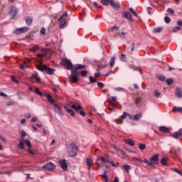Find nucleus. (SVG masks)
Returning <instances> with one entry per match:
<instances>
[{"label":"nucleus","mask_w":182,"mask_h":182,"mask_svg":"<svg viewBox=\"0 0 182 182\" xmlns=\"http://www.w3.org/2000/svg\"><path fill=\"white\" fill-rule=\"evenodd\" d=\"M35 93L36 95H38V96H43V93L39 90V88L35 89Z\"/></svg>","instance_id":"nucleus-36"},{"label":"nucleus","mask_w":182,"mask_h":182,"mask_svg":"<svg viewBox=\"0 0 182 182\" xmlns=\"http://www.w3.org/2000/svg\"><path fill=\"white\" fill-rule=\"evenodd\" d=\"M81 76H82V77H85V76H87V70H82L81 72H80Z\"/></svg>","instance_id":"nucleus-45"},{"label":"nucleus","mask_w":182,"mask_h":182,"mask_svg":"<svg viewBox=\"0 0 182 182\" xmlns=\"http://www.w3.org/2000/svg\"><path fill=\"white\" fill-rule=\"evenodd\" d=\"M64 109L67 110L68 113H69L70 116H75V112H73V110L66 107V106H64Z\"/></svg>","instance_id":"nucleus-27"},{"label":"nucleus","mask_w":182,"mask_h":182,"mask_svg":"<svg viewBox=\"0 0 182 182\" xmlns=\"http://www.w3.org/2000/svg\"><path fill=\"white\" fill-rule=\"evenodd\" d=\"M60 29H63L66 26V19L63 18V16H60L58 19Z\"/></svg>","instance_id":"nucleus-9"},{"label":"nucleus","mask_w":182,"mask_h":182,"mask_svg":"<svg viewBox=\"0 0 182 182\" xmlns=\"http://www.w3.org/2000/svg\"><path fill=\"white\" fill-rule=\"evenodd\" d=\"M124 143L129 146H134V141L133 139H125Z\"/></svg>","instance_id":"nucleus-23"},{"label":"nucleus","mask_w":182,"mask_h":182,"mask_svg":"<svg viewBox=\"0 0 182 182\" xmlns=\"http://www.w3.org/2000/svg\"><path fill=\"white\" fill-rule=\"evenodd\" d=\"M21 134L23 137H26V132L25 131H21Z\"/></svg>","instance_id":"nucleus-63"},{"label":"nucleus","mask_w":182,"mask_h":182,"mask_svg":"<svg viewBox=\"0 0 182 182\" xmlns=\"http://www.w3.org/2000/svg\"><path fill=\"white\" fill-rule=\"evenodd\" d=\"M141 101V97H136V100H135L136 105H139V103H140Z\"/></svg>","instance_id":"nucleus-61"},{"label":"nucleus","mask_w":182,"mask_h":182,"mask_svg":"<svg viewBox=\"0 0 182 182\" xmlns=\"http://www.w3.org/2000/svg\"><path fill=\"white\" fill-rule=\"evenodd\" d=\"M177 25H178V26H182V21H181V20H178V21H177Z\"/></svg>","instance_id":"nucleus-64"},{"label":"nucleus","mask_w":182,"mask_h":182,"mask_svg":"<svg viewBox=\"0 0 182 182\" xmlns=\"http://www.w3.org/2000/svg\"><path fill=\"white\" fill-rule=\"evenodd\" d=\"M39 49V47L36 45L33 48H30L31 52H36Z\"/></svg>","instance_id":"nucleus-37"},{"label":"nucleus","mask_w":182,"mask_h":182,"mask_svg":"<svg viewBox=\"0 0 182 182\" xmlns=\"http://www.w3.org/2000/svg\"><path fill=\"white\" fill-rule=\"evenodd\" d=\"M159 157H160V155L156 154L152 156L149 160L144 159L141 160V163H144L145 164H147L148 166H154V164H159Z\"/></svg>","instance_id":"nucleus-2"},{"label":"nucleus","mask_w":182,"mask_h":182,"mask_svg":"<svg viewBox=\"0 0 182 182\" xmlns=\"http://www.w3.org/2000/svg\"><path fill=\"white\" fill-rule=\"evenodd\" d=\"M172 136L173 137V139H178L179 137L182 136V132L181 131L175 132L172 134Z\"/></svg>","instance_id":"nucleus-17"},{"label":"nucleus","mask_w":182,"mask_h":182,"mask_svg":"<svg viewBox=\"0 0 182 182\" xmlns=\"http://www.w3.org/2000/svg\"><path fill=\"white\" fill-rule=\"evenodd\" d=\"M167 161H168V158L163 157L160 161L161 166H168V164H167Z\"/></svg>","instance_id":"nucleus-19"},{"label":"nucleus","mask_w":182,"mask_h":182,"mask_svg":"<svg viewBox=\"0 0 182 182\" xmlns=\"http://www.w3.org/2000/svg\"><path fill=\"white\" fill-rule=\"evenodd\" d=\"M161 31H163V28L159 27V28H154V33H160V32H161Z\"/></svg>","instance_id":"nucleus-38"},{"label":"nucleus","mask_w":182,"mask_h":182,"mask_svg":"<svg viewBox=\"0 0 182 182\" xmlns=\"http://www.w3.org/2000/svg\"><path fill=\"white\" fill-rule=\"evenodd\" d=\"M160 132H163L164 133H168V128L166 126H162L159 127Z\"/></svg>","instance_id":"nucleus-25"},{"label":"nucleus","mask_w":182,"mask_h":182,"mask_svg":"<svg viewBox=\"0 0 182 182\" xmlns=\"http://www.w3.org/2000/svg\"><path fill=\"white\" fill-rule=\"evenodd\" d=\"M46 99L48 103H50V105H52V106H54L55 105H56V102H55V99H53V97H52L50 94L48 93L46 95Z\"/></svg>","instance_id":"nucleus-8"},{"label":"nucleus","mask_w":182,"mask_h":182,"mask_svg":"<svg viewBox=\"0 0 182 182\" xmlns=\"http://www.w3.org/2000/svg\"><path fill=\"white\" fill-rule=\"evenodd\" d=\"M26 25H32V22H33V18L32 17H27L25 19Z\"/></svg>","instance_id":"nucleus-20"},{"label":"nucleus","mask_w":182,"mask_h":182,"mask_svg":"<svg viewBox=\"0 0 182 182\" xmlns=\"http://www.w3.org/2000/svg\"><path fill=\"white\" fill-rule=\"evenodd\" d=\"M79 151V146L75 142H71L68 146V153L70 157H76Z\"/></svg>","instance_id":"nucleus-1"},{"label":"nucleus","mask_w":182,"mask_h":182,"mask_svg":"<svg viewBox=\"0 0 182 182\" xmlns=\"http://www.w3.org/2000/svg\"><path fill=\"white\" fill-rule=\"evenodd\" d=\"M60 65L63 66H67V69H68V70H72L73 69V64L72 63V61L68 58H63L61 60Z\"/></svg>","instance_id":"nucleus-3"},{"label":"nucleus","mask_w":182,"mask_h":182,"mask_svg":"<svg viewBox=\"0 0 182 182\" xmlns=\"http://www.w3.org/2000/svg\"><path fill=\"white\" fill-rule=\"evenodd\" d=\"M38 58H40V59H43L45 58V54L43 53H38L37 54Z\"/></svg>","instance_id":"nucleus-60"},{"label":"nucleus","mask_w":182,"mask_h":182,"mask_svg":"<svg viewBox=\"0 0 182 182\" xmlns=\"http://www.w3.org/2000/svg\"><path fill=\"white\" fill-rule=\"evenodd\" d=\"M175 93L178 99L182 98V90L181 88L177 87L176 89Z\"/></svg>","instance_id":"nucleus-16"},{"label":"nucleus","mask_w":182,"mask_h":182,"mask_svg":"<svg viewBox=\"0 0 182 182\" xmlns=\"http://www.w3.org/2000/svg\"><path fill=\"white\" fill-rule=\"evenodd\" d=\"M119 36L121 38V39H124V38H126V33L121 32L119 33Z\"/></svg>","instance_id":"nucleus-46"},{"label":"nucleus","mask_w":182,"mask_h":182,"mask_svg":"<svg viewBox=\"0 0 182 182\" xmlns=\"http://www.w3.org/2000/svg\"><path fill=\"white\" fill-rule=\"evenodd\" d=\"M101 4L105 6H107L110 4V0H101Z\"/></svg>","instance_id":"nucleus-30"},{"label":"nucleus","mask_w":182,"mask_h":182,"mask_svg":"<svg viewBox=\"0 0 182 182\" xmlns=\"http://www.w3.org/2000/svg\"><path fill=\"white\" fill-rule=\"evenodd\" d=\"M92 164H93V160L92 159L87 158L86 166L88 167V170H90L92 168Z\"/></svg>","instance_id":"nucleus-15"},{"label":"nucleus","mask_w":182,"mask_h":182,"mask_svg":"<svg viewBox=\"0 0 182 182\" xmlns=\"http://www.w3.org/2000/svg\"><path fill=\"white\" fill-rule=\"evenodd\" d=\"M180 29H181V28H180L178 26L173 27L172 29V32H173V33L178 32V31H180Z\"/></svg>","instance_id":"nucleus-50"},{"label":"nucleus","mask_w":182,"mask_h":182,"mask_svg":"<svg viewBox=\"0 0 182 182\" xmlns=\"http://www.w3.org/2000/svg\"><path fill=\"white\" fill-rule=\"evenodd\" d=\"M122 167H123V168H124L126 173H129V171H130V170H132V166H130V165H129V164H125Z\"/></svg>","instance_id":"nucleus-26"},{"label":"nucleus","mask_w":182,"mask_h":182,"mask_svg":"<svg viewBox=\"0 0 182 182\" xmlns=\"http://www.w3.org/2000/svg\"><path fill=\"white\" fill-rule=\"evenodd\" d=\"M173 110V112H182V107H174Z\"/></svg>","instance_id":"nucleus-42"},{"label":"nucleus","mask_w":182,"mask_h":182,"mask_svg":"<svg viewBox=\"0 0 182 182\" xmlns=\"http://www.w3.org/2000/svg\"><path fill=\"white\" fill-rule=\"evenodd\" d=\"M119 59L124 62L126 60V55H124V54H122L121 55H119Z\"/></svg>","instance_id":"nucleus-56"},{"label":"nucleus","mask_w":182,"mask_h":182,"mask_svg":"<svg viewBox=\"0 0 182 182\" xmlns=\"http://www.w3.org/2000/svg\"><path fill=\"white\" fill-rule=\"evenodd\" d=\"M69 82L70 83H77V82H79V77H77V75L71 74L69 77Z\"/></svg>","instance_id":"nucleus-7"},{"label":"nucleus","mask_w":182,"mask_h":182,"mask_svg":"<svg viewBox=\"0 0 182 182\" xmlns=\"http://www.w3.org/2000/svg\"><path fill=\"white\" fill-rule=\"evenodd\" d=\"M11 80L14 82V83H19V81L16 80V77L11 76Z\"/></svg>","instance_id":"nucleus-57"},{"label":"nucleus","mask_w":182,"mask_h":182,"mask_svg":"<svg viewBox=\"0 0 182 182\" xmlns=\"http://www.w3.org/2000/svg\"><path fill=\"white\" fill-rule=\"evenodd\" d=\"M0 140H1L4 143H6V139L1 135H0Z\"/></svg>","instance_id":"nucleus-62"},{"label":"nucleus","mask_w":182,"mask_h":182,"mask_svg":"<svg viewBox=\"0 0 182 182\" xmlns=\"http://www.w3.org/2000/svg\"><path fill=\"white\" fill-rule=\"evenodd\" d=\"M59 164L61 168H63V170H64L65 171L68 170V164L66 163L65 159L60 160Z\"/></svg>","instance_id":"nucleus-11"},{"label":"nucleus","mask_w":182,"mask_h":182,"mask_svg":"<svg viewBox=\"0 0 182 182\" xmlns=\"http://www.w3.org/2000/svg\"><path fill=\"white\" fill-rule=\"evenodd\" d=\"M115 90H117V92H123L124 90V88L118 87L115 88Z\"/></svg>","instance_id":"nucleus-59"},{"label":"nucleus","mask_w":182,"mask_h":182,"mask_svg":"<svg viewBox=\"0 0 182 182\" xmlns=\"http://www.w3.org/2000/svg\"><path fill=\"white\" fill-rule=\"evenodd\" d=\"M40 33L41 35H46V29L45 28H42L41 30L40 31Z\"/></svg>","instance_id":"nucleus-54"},{"label":"nucleus","mask_w":182,"mask_h":182,"mask_svg":"<svg viewBox=\"0 0 182 182\" xmlns=\"http://www.w3.org/2000/svg\"><path fill=\"white\" fill-rule=\"evenodd\" d=\"M42 52H43V54H44V58H46V56H48V52H50V49H49V48H47V49L43 48L42 50Z\"/></svg>","instance_id":"nucleus-29"},{"label":"nucleus","mask_w":182,"mask_h":182,"mask_svg":"<svg viewBox=\"0 0 182 182\" xmlns=\"http://www.w3.org/2000/svg\"><path fill=\"white\" fill-rule=\"evenodd\" d=\"M46 73L47 75H53V73H55V69L47 67V69H46Z\"/></svg>","instance_id":"nucleus-24"},{"label":"nucleus","mask_w":182,"mask_h":182,"mask_svg":"<svg viewBox=\"0 0 182 182\" xmlns=\"http://www.w3.org/2000/svg\"><path fill=\"white\" fill-rule=\"evenodd\" d=\"M157 77L161 82H164V80H166V77L161 74L157 75Z\"/></svg>","instance_id":"nucleus-28"},{"label":"nucleus","mask_w":182,"mask_h":182,"mask_svg":"<svg viewBox=\"0 0 182 182\" xmlns=\"http://www.w3.org/2000/svg\"><path fill=\"white\" fill-rule=\"evenodd\" d=\"M141 113L136 114L134 116V120H139V119H141Z\"/></svg>","instance_id":"nucleus-40"},{"label":"nucleus","mask_w":182,"mask_h":182,"mask_svg":"<svg viewBox=\"0 0 182 182\" xmlns=\"http://www.w3.org/2000/svg\"><path fill=\"white\" fill-rule=\"evenodd\" d=\"M109 4L113 9H119V8H120V3H119V1L116 2L113 0H110Z\"/></svg>","instance_id":"nucleus-10"},{"label":"nucleus","mask_w":182,"mask_h":182,"mask_svg":"<svg viewBox=\"0 0 182 182\" xmlns=\"http://www.w3.org/2000/svg\"><path fill=\"white\" fill-rule=\"evenodd\" d=\"M122 16H124V18H125V19H128L129 21H133V16L128 11H124L122 13Z\"/></svg>","instance_id":"nucleus-12"},{"label":"nucleus","mask_w":182,"mask_h":182,"mask_svg":"<svg viewBox=\"0 0 182 182\" xmlns=\"http://www.w3.org/2000/svg\"><path fill=\"white\" fill-rule=\"evenodd\" d=\"M97 160H99L100 161H102V163H107V161H108L103 156H98Z\"/></svg>","instance_id":"nucleus-35"},{"label":"nucleus","mask_w":182,"mask_h":182,"mask_svg":"<svg viewBox=\"0 0 182 182\" xmlns=\"http://www.w3.org/2000/svg\"><path fill=\"white\" fill-rule=\"evenodd\" d=\"M115 60H116V56H112L109 60V65H110L111 68L114 67V64L116 63Z\"/></svg>","instance_id":"nucleus-22"},{"label":"nucleus","mask_w":182,"mask_h":182,"mask_svg":"<svg viewBox=\"0 0 182 182\" xmlns=\"http://www.w3.org/2000/svg\"><path fill=\"white\" fill-rule=\"evenodd\" d=\"M164 22L166 23H170V22H171V19L168 16H165L164 17Z\"/></svg>","instance_id":"nucleus-44"},{"label":"nucleus","mask_w":182,"mask_h":182,"mask_svg":"<svg viewBox=\"0 0 182 182\" xmlns=\"http://www.w3.org/2000/svg\"><path fill=\"white\" fill-rule=\"evenodd\" d=\"M97 86H98V87H100V89H102V87H105V84H103V82H97Z\"/></svg>","instance_id":"nucleus-58"},{"label":"nucleus","mask_w":182,"mask_h":182,"mask_svg":"<svg viewBox=\"0 0 182 182\" xmlns=\"http://www.w3.org/2000/svg\"><path fill=\"white\" fill-rule=\"evenodd\" d=\"M129 12H131V14H133L134 16H138L137 13L134 11V9H133V8H129Z\"/></svg>","instance_id":"nucleus-49"},{"label":"nucleus","mask_w":182,"mask_h":182,"mask_svg":"<svg viewBox=\"0 0 182 182\" xmlns=\"http://www.w3.org/2000/svg\"><path fill=\"white\" fill-rule=\"evenodd\" d=\"M48 66H46V65H40L38 64L36 65V69L38 70H39L40 72H46V69H47Z\"/></svg>","instance_id":"nucleus-14"},{"label":"nucleus","mask_w":182,"mask_h":182,"mask_svg":"<svg viewBox=\"0 0 182 182\" xmlns=\"http://www.w3.org/2000/svg\"><path fill=\"white\" fill-rule=\"evenodd\" d=\"M173 171H174L175 173H177L178 174H179L180 176H182V173L181 171H180V170L177 169V168H175L173 169Z\"/></svg>","instance_id":"nucleus-55"},{"label":"nucleus","mask_w":182,"mask_h":182,"mask_svg":"<svg viewBox=\"0 0 182 182\" xmlns=\"http://www.w3.org/2000/svg\"><path fill=\"white\" fill-rule=\"evenodd\" d=\"M18 9L15 6H11L9 11V15L11 16V19H16V15H18Z\"/></svg>","instance_id":"nucleus-4"},{"label":"nucleus","mask_w":182,"mask_h":182,"mask_svg":"<svg viewBox=\"0 0 182 182\" xmlns=\"http://www.w3.org/2000/svg\"><path fill=\"white\" fill-rule=\"evenodd\" d=\"M161 95V93H160L159 92V90H154V96H155V97H160Z\"/></svg>","instance_id":"nucleus-43"},{"label":"nucleus","mask_w":182,"mask_h":182,"mask_svg":"<svg viewBox=\"0 0 182 182\" xmlns=\"http://www.w3.org/2000/svg\"><path fill=\"white\" fill-rule=\"evenodd\" d=\"M24 142L26 143L28 149H31V147H32V144H31L30 140H25Z\"/></svg>","instance_id":"nucleus-41"},{"label":"nucleus","mask_w":182,"mask_h":182,"mask_svg":"<svg viewBox=\"0 0 182 182\" xmlns=\"http://www.w3.org/2000/svg\"><path fill=\"white\" fill-rule=\"evenodd\" d=\"M173 82H174V80H173V79H171V78L167 79L166 80V82L167 83L168 86H170L171 85H173Z\"/></svg>","instance_id":"nucleus-39"},{"label":"nucleus","mask_w":182,"mask_h":182,"mask_svg":"<svg viewBox=\"0 0 182 182\" xmlns=\"http://www.w3.org/2000/svg\"><path fill=\"white\" fill-rule=\"evenodd\" d=\"M29 31V28L28 27H21L16 28L13 33H16V35H21V33H25V32H28Z\"/></svg>","instance_id":"nucleus-6"},{"label":"nucleus","mask_w":182,"mask_h":182,"mask_svg":"<svg viewBox=\"0 0 182 182\" xmlns=\"http://www.w3.org/2000/svg\"><path fill=\"white\" fill-rule=\"evenodd\" d=\"M53 106L55 110H57L58 114H60V116H63L65 114V112H63V110H62V108L60 107V106H59V105L55 104Z\"/></svg>","instance_id":"nucleus-13"},{"label":"nucleus","mask_w":182,"mask_h":182,"mask_svg":"<svg viewBox=\"0 0 182 182\" xmlns=\"http://www.w3.org/2000/svg\"><path fill=\"white\" fill-rule=\"evenodd\" d=\"M102 177L105 180V182L109 181V178L107 177V173L106 171L102 175Z\"/></svg>","instance_id":"nucleus-34"},{"label":"nucleus","mask_w":182,"mask_h":182,"mask_svg":"<svg viewBox=\"0 0 182 182\" xmlns=\"http://www.w3.org/2000/svg\"><path fill=\"white\" fill-rule=\"evenodd\" d=\"M42 168L44 170H48L49 171L52 170H55L56 168V166L53 164L52 162H49L48 164H46L44 166H42Z\"/></svg>","instance_id":"nucleus-5"},{"label":"nucleus","mask_w":182,"mask_h":182,"mask_svg":"<svg viewBox=\"0 0 182 182\" xmlns=\"http://www.w3.org/2000/svg\"><path fill=\"white\" fill-rule=\"evenodd\" d=\"M75 69H85V65L77 64L74 65Z\"/></svg>","instance_id":"nucleus-33"},{"label":"nucleus","mask_w":182,"mask_h":182,"mask_svg":"<svg viewBox=\"0 0 182 182\" xmlns=\"http://www.w3.org/2000/svg\"><path fill=\"white\" fill-rule=\"evenodd\" d=\"M139 147L141 150L146 149V144H139Z\"/></svg>","instance_id":"nucleus-51"},{"label":"nucleus","mask_w":182,"mask_h":182,"mask_svg":"<svg viewBox=\"0 0 182 182\" xmlns=\"http://www.w3.org/2000/svg\"><path fill=\"white\" fill-rule=\"evenodd\" d=\"M24 146H25V144H23V142H22V141H21L18 144V147L23 150L25 149Z\"/></svg>","instance_id":"nucleus-53"},{"label":"nucleus","mask_w":182,"mask_h":182,"mask_svg":"<svg viewBox=\"0 0 182 182\" xmlns=\"http://www.w3.org/2000/svg\"><path fill=\"white\" fill-rule=\"evenodd\" d=\"M127 116H129V113L124 112L123 114L120 117H121V119L124 120V119H127Z\"/></svg>","instance_id":"nucleus-48"},{"label":"nucleus","mask_w":182,"mask_h":182,"mask_svg":"<svg viewBox=\"0 0 182 182\" xmlns=\"http://www.w3.org/2000/svg\"><path fill=\"white\" fill-rule=\"evenodd\" d=\"M31 79H34L36 82H37L38 83H41V77L38 74L33 75Z\"/></svg>","instance_id":"nucleus-21"},{"label":"nucleus","mask_w":182,"mask_h":182,"mask_svg":"<svg viewBox=\"0 0 182 182\" xmlns=\"http://www.w3.org/2000/svg\"><path fill=\"white\" fill-rule=\"evenodd\" d=\"M71 75H74L75 76H77V75H80V72L77 70V69L72 70H71Z\"/></svg>","instance_id":"nucleus-31"},{"label":"nucleus","mask_w":182,"mask_h":182,"mask_svg":"<svg viewBox=\"0 0 182 182\" xmlns=\"http://www.w3.org/2000/svg\"><path fill=\"white\" fill-rule=\"evenodd\" d=\"M166 12H168V14H170L171 15H173L174 14V10L173 9H167Z\"/></svg>","instance_id":"nucleus-52"},{"label":"nucleus","mask_w":182,"mask_h":182,"mask_svg":"<svg viewBox=\"0 0 182 182\" xmlns=\"http://www.w3.org/2000/svg\"><path fill=\"white\" fill-rule=\"evenodd\" d=\"M90 83H96L97 82V80L93 77H90Z\"/></svg>","instance_id":"nucleus-47"},{"label":"nucleus","mask_w":182,"mask_h":182,"mask_svg":"<svg viewBox=\"0 0 182 182\" xmlns=\"http://www.w3.org/2000/svg\"><path fill=\"white\" fill-rule=\"evenodd\" d=\"M72 109H73L75 112H79V110H82V106L80 105H71Z\"/></svg>","instance_id":"nucleus-18"},{"label":"nucleus","mask_w":182,"mask_h":182,"mask_svg":"<svg viewBox=\"0 0 182 182\" xmlns=\"http://www.w3.org/2000/svg\"><path fill=\"white\" fill-rule=\"evenodd\" d=\"M28 68V63L26 62H24L23 64H20V69H26Z\"/></svg>","instance_id":"nucleus-32"}]
</instances>
